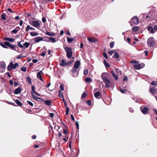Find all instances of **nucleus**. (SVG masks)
<instances>
[{"instance_id": "8", "label": "nucleus", "mask_w": 157, "mask_h": 157, "mask_svg": "<svg viewBox=\"0 0 157 157\" xmlns=\"http://www.w3.org/2000/svg\"><path fill=\"white\" fill-rule=\"evenodd\" d=\"M140 109L142 113L144 114H147L149 110L148 108L146 107H143L142 106L140 108Z\"/></svg>"}, {"instance_id": "6", "label": "nucleus", "mask_w": 157, "mask_h": 157, "mask_svg": "<svg viewBox=\"0 0 157 157\" xmlns=\"http://www.w3.org/2000/svg\"><path fill=\"white\" fill-rule=\"evenodd\" d=\"M145 64L144 63H141L138 64L134 65V67L136 70H139L144 67Z\"/></svg>"}, {"instance_id": "11", "label": "nucleus", "mask_w": 157, "mask_h": 157, "mask_svg": "<svg viewBox=\"0 0 157 157\" xmlns=\"http://www.w3.org/2000/svg\"><path fill=\"white\" fill-rule=\"evenodd\" d=\"M81 63L78 60L75 62V63L74 65V67L75 69H78Z\"/></svg>"}, {"instance_id": "37", "label": "nucleus", "mask_w": 157, "mask_h": 157, "mask_svg": "<svg viewBox=\"0 0 157 157\" xmlns=\"http://www.w3.org/2000/svg\"><path fill=\"white\" fill-rule=\"evenodd\" d=\"M23 45L25 46V48H26L28 47L29 45V44L28 42H25L23 44Z\"/></svg>"}, {"instance_id": "3", "label": "nucleus", "mask_w": 157, "mask_h": 157, "mask_svg": "<svg viewBox=\"0 0 157 157\" xmlns=\"http://www.w3.org/2000/svg\"><path fill=\"white\" fill-rule=\"evenodd\" d=\"M101 77L102 80L105 83V87L106 88H109V84L111 83L109 79L107 78L104 76L103 75V74L101 75Z\"/></svg>"}, {"instance_id": "17", "label": "nucleus", "mask_w": 157, "mask_h": 157, "mask_svg": "<svg viewBox=\"0 0 157 157\" xmlns=\"http://www.w3.org/2000/svg\"><path fill=\"white\" fill-rule=\"evenodd\" d=\"M31 88H32V91L31 92V93L32 92L33 94H34L38 96H39V94L38 93L36 92L35 91V87L34 86H32Z\"/></svg>"}, {"instance_id": "50", "label": "nucleus", "mask_w": 157, "mask_h": 157, "mask_svg": "<svg viewBox=\"0 0 157 157\" xmlns=\"http://www.w3.org/2000/svg\"><path fill=\"white\" fill-rule=\"evenodd\" d=\"M72 75L74 77H76L78 76V73H72Z\"/></svg>"}, {"instance_id": "7", "label": "nucleus", "mask_w": 157, "mask_h": 157, "mask_svg": "<svg viewBox=\"0 0 157 157\" xmlns=\"http://www.w3.org/2000/svg\"><path fill=\"white\" fill-rule=\"evenodd\" d=\"M45 41L48 42H49L50 41H51L52 42L54 43L56 42V39L52 37L47 36L46 37H45Z\"/></svg>"}, {"instance_id": "26", "label": "nucleus", "mask_w": 157, "mask_h": 157, "mask_svg": "<svg viewBox=\"0 0 157 157\" xmlns=\"http://www.w3.org/2000/svg\"><path fill=\"white\" fill-rule=\"evenodd\" d=\"M22 42V41H18L17 42V45L20 48H23L24 47L23 45L22 44H21V43Z\"/></svg>"}, {"instance_id": "34", "label": "nucleus", "mask_w": 157, "mask_h": 157, "mask_svg": "<svg viewBox=\"0 0 157 157\" xmlns=\"http://www.w3.org/2000/svg\"><path fill=\"white\" fill-rule=\"evenodd\" d=\"M113 57L116 59H118L119 58V55L117 52L115 53Z\"/></svg>"}, {"instance_id": "49", "label": "nucleus", "mask_w": 157, "mask_h": 157, "mask_svg": "<svg viewBox=\"0 0 157 157\" xmlns=\"http://www.w3.org/2000/svg\"><path fill=\"white\" fill-rule=\"evenodd\" d=\"M21 70L24 72H25L26 71V67H22L21 68Z\"/></svg>"}, {"instance_id": "1", "label": "nucleus", "mask_w": 157, "mask_h": 157, "mask_svg": "<svg viewBox=\"0 0 157 157\" xmlns=\"http://www.w3.org/2000/svg\"><path fill=\"white\" fill-rule=\"evenodd\" d=\"M64 50L66 52L67 57L70 59L72 55V48L70 47H66L64 48Z\"/></svg>"}, {"instance_id": "39", "label": "nucleus", "mask_w": 157, "mask_h": 157, "mask_svg": "<svg viewBox=\"0 0 157 157\" xmlns=\"http://www.w3.org/2000/svg\"><path fill=\"white\" fill-rule=\"evenodd\" d=\"M66 115H68V113L70 110V109L68 107H66Z\"/></svg>"}, {"instance_id": "13", "label": "nucleus", "mask_w": 157, "mask_h": 157, "mask_svg": "<svg viewBox=\"0 0 157 157\" xmlns=\"http://www.w3.org/2000/svg\"><path fill=\"white\" fill-rule=\"evenodd\" d=\"M4 39L5 40L10 42H13L14 41V39L13 38H12L10 37H4Z\"/></svg>"}, {"instance_id": "10", "label": "nucleus", "mask_w": 157, "mask_h": 157, "mask_svg": "<svg viewBox=\"0 0 157 157\" xmlns=\"http://www.w3.org/2000/svg\"><path fill=\"white\" fill-rule=\"evenodd\" d=\"M22 90V89L21 87L20 86H19L18 88L15 90L14 93L16 94H20L21 93Z\"/></svg>"}, {"instance_id": "47", "label": "nucleus", "mask_w": 157, "mask_h": 157, "mask_svg": "<svg viewBox=\"0 0 157 157\" xmlns=\"http://www.w3.org/2000/svg\"><path fill=\"white\" fill-rule=\"evenodd\" d=\"M114 43L113 42H111L110 44V48H112L114 46Z\"/></svg>"}, {"instance_id": "46", "label": "nucleus", "mask_w": 157, "mask_h": 157, "mask_svg": "<svg viewBox=\"0 0 157 157\" xmlns=\"http://www.w3.org/2000/svg\"><path fill=\"white\" fill-rule=\"evenodd\" d=\"M103 55L107 59H108V56H107V54L105 52H104L103 53Z\"/></svg>"}, {"instance_id": "19", "label": "nucleus", "mask_w": 157, "mask_h": 157, "mask_svg": "<svg viewBox=\"0 0 157 157\" xmlns=\"http://www.w3.org/2000/svg\"><path fill=\"white\" fill-rule=\"evenodd\" d=\"M44 103L47 105L50 106L52 104V101L51 100H46L44 101Z\"/></svg>"}, {"instance_id": "53", "label": "nucleus", "mask_w": 157, "mask_h": 157, "mask_svg": "<svg viewBox=\"0 0 157 157\" xmlns=\"http://www.w3.org/2000/svg\"><path fill=\"white\" fill-rule=\"evenodd\" d=\"M35 41L37 42H39V36H37L35 38Z\"/></svg>"}, {"instance_id": "28", "label": "nucleus", "mask_w": 157, "mask_h": 157, "mask_svg": "<svg viewBox=\"0 0 157 157\" xmlns=\"http://www.w3.org/2000/svg\"><path fill=\"white\" fill-rule=\"evenodd\" d=\"M32 96H33V98L35 100L37 101H39V98L37 97L36 96H35V94H33L32 92Z\"/></svg>"}, {"instance_id": "35", "label": "nucleus", "mask_w": 157, "mask_h": 157, "mask_svg": "<svg viewBox=\"0 0 157 157\" xmlns=\"http://www.w3.org/2000/svg\"><path fill=\"white\" fill-rule=\"evenodd\" d=\"M139 29V28L138 26H135L132 28V30L134 32H136Z\"/></svg>"}, {"instance_id": "42", "label": "nucleus", "mask_w": 157, "mask_h": 157, "mask_svg": "<svg viewBox=\"0 0 157 157\" xmlns=\"http://www.w3.org/2000/svg\"><path fill=\"white\" fill-rule=\"evenodd\" d=\"M4 43L6 45V46H7L10 47V44L7 41H6Z\"/></svg>"}, {"instance_id": "38", "label": "nucleus", "mask_w": 157, "mask_h": 157, "mask_svg": "<svg viewBox=\"0 0 157 157\" xmlns=\"http://www.w3.org/2000/svg\"><path fill=\"white\" fill-rule=\"evenodd\" d=\"M59 96L60 97H62L63 98V93L62 92H61L60 91V90H59V94H58Z\"/></svg>"}, {"instance_id": "59", "label": "nucleus", "mask_w": 157, "mask_h": 157, "mask_svg": "<svg viewBox=\"0 0 157 157\" xmlns=\"http://www.w3.org/2000/svg\"><path fill=\"white\" fill-rule=\"evenodd\" d=\"M60 88L62 91H63L64 90V86L62 84L60 85Z\"/></svg>"}, {"instance_id": "22", "label": "nucleus", "mask_w": 157, "mask_h": 157, "mask_svg": "<svg viewBox=\"0 0 157 157\" xmlns=\"http://www.w3.org/2000/svg\"><path fill=\"white\" fill-rule=\"evenodd\" d=\"M14 101L18 106H21L22 105V104L21 102L18 99H16Z\"/></svg>"}, {"instance_id": "5", "label": "nucleus", "mask_w": 157, "mask_h": 157, "mask_svg": "<svg viewBox=\"0 0 157 157\" xmlns=\"http://www.w3.org/2000/svg\"><path fill=\"white\" fill-rule=\"evenodd\" d=\"M40 81L42 82V83H41V86L40 88L41 90H45L46 88V85L45 82H44V80L41 75H40Z\"/></svg>"}, {"instance_id": "41", "label": "nucleus", "mask_w": 157, "mask_h": 157, "mask_svg": "<svg viewBox=\"0 0 157 157\" xmlns=\"http://www.w3.org/2000/svg\"><path fill=\"white\" fill-rule=\"evenodd\" d=\"M1 18L2 20H5L6 19V18L5 13H3L1 15Z\"/></svg>"}, {"instance_id": "18", "label": "nucleus", "mask_w": 157, "mask_h": 157, "mask_svg": "<svg viewBox=\"0 0 157 157\" xmlns=\"http://www.w3.org/2000/svg\"><path fill=\"white\" fill-rule=\"evenodd\" d=\"M10 47L12 50H15L17 52H18V50H16V48L17 47V46L15 45H13L12 44H10Z\"/></svg>"}, {"instance_id": "58", "label": "nucleus", "mask_w": 157, "mask_h": 157, "mask_svg": "<svg viewBox=\"0 0 157 157\" xmlns=\"http://www.w3.org/2000/svg\"><path fill=\"white\" fill-rule=\"evenodd\" d=\"M83 73H84V74L85 75H87L88 73V70H84Z\"/></svg>"}, {"instance_id": "21", "label": "nucleus", "mask_w": 157, "mask_h": 157, "mask_svg": "<svg viewBox=\"0 0 157 157\" xmlns=\"http://www.w3.org/2000/svg\"><path fill=\"white\" fill-rule=\"evenodd\" d=\"M111 73L113 75V78H114L115 79H116V80L118 79V77L117 75H115L114 72V71H111Z\"/></svg>"}, {"instance_id": "27", "label": "nucleus", "mask_w": 157, "mask_h": 157, "mask_svg": "<svg viewBox=\"0 0 157 157\" xmlns=\"http://www.w3.org/2000/svg\"><path fill=\"white\" fill-rule=\"evenodd\" d=\"M29 30H34V29L31 27L29 25H27V28L26 29V31H28Z\"/></svg>"}, {"instance_id": "9", "label": "nucleus", "mask_w": 157, "mask_h": 157, "mask_svg": "<svg viewBox=\"0 0 157 157\" xmlns=\"http://www.w3.org/2000/svg\"><path fill=\"white\" fill-rule=\"evenodd\" d=\"M6 64L4 62H1L0 63V71L1 72L4 71L6 68Z\"/></svg>"}, {"instance_id": "23", "label": "nucleus", "mask_w": 157, "mask_h": 157, "mask_svg": "<svg viewBox=\"0 0 157 157\" xmlns=\"http://www.w3.org/2000/svg\"><path fill=\"white\" fill-rule=\"evenodd\" d=\"M10 64L12 65V68L13 69H15L17 67L19 66L18 64L17 63H16L14 64H13L12 63H11Z\"/></svg>"}, {"instance_id": "61", "label": "nucleus", "mask_w": 157, "mask_h": 157, "mask_svg": "<svg viewBox=\"0 0 157 157\" xmlns=\"http://www.w3.org/2000/svg\"><path fill=\"white\" fill-rule=\"evenodd\" d=\"M46 19L44 17H43L42 18V21L43 23H45L46 22Z\"/></svg>"}, {"instance_id": "29", "label": "nucleus", "mask_w": 157, "mask_h": 157, "mask_svg": "<svg viewBox=\"0 0 157 157\" xmlns=\"http://www.w3.org/2000/svg\"><path fill=\"white\" fill-rule=\"evenodd\" d=\"M104 64L106 67H110L109 64L105 60H104L103 61Z\"/></svg>"}, {"instance_id": "62", "label": "nucleus", "mask_w": 157, "mask_h": 157, "mask_svg": "<svg viewBox=\"0 0 157 157\" xmlns=\"http://www.w3.org/2000/svg\"><path fill=\"white\" fill-rule=\"evenodd\" d=\"M54 116V114L53 113H49V116L51 118H52Z\"/></svg>"}, {"instance_id": "15", "label": "nucleus", "mask_w": 157, "mask_h": 157, "mask_svg": "<svg viewBox=\"0 0 157 157\" xmlns=\"http://www.w3.org/2000/svg\"><path fill=\"white\" fill-rule=\"evenodd\" d=\"M101 93L99 91H98L94 94V96L96 98H100L99 97L101 96Z\"/></svg>"}, {"instance_id": "63", "label": "nucleus", "mask_w": 157, "mask_h": 157, "mask_svg": "<svg viewBox=\"0 0 157 157\" xmlns=\"http://www.w3.org/2000/svg\"><path fill=\"white\" fill-rule=\"evenodd\" d=\"M75 125L76 126L78 130L79 129V124L78 122H76L75 123Z\"/></svg>"}, {"instance_id": "45", "label": "nucleus", "mask_w": 157, "mask_h": 157, "mask_svg": "<svg viewBox=\"0 0 157 157\" xmlns=\"http://www.w3.org/2000/svg\"><path fill=\"white\" fill-rule=\"evenodd\" d=\"M86 102L87 103V104L88 105L90 106L91 105V101L90 100L87 101H86Z\"/></svg>"}, {"instance_id": "44", "label": "nucleus", "mask_w": 157, "mask_h": 157, "mask_svg": "<svg viewBox=\"0 0 157 157\" xmlns=\"http://www.w3.org/2000/svg\"><path fill=\"white\" fill-rule=\"evenodd\" d=\"M87 94L84 92L82 95L81 98H85Z\"/></svg>"}, {"instance_id": "55", "label": "nucleus", "mask_w": 157, "mask_h": 157, "mask_svg": "<svg viewBox=\"0 0 157 157\" xmlns=\"http://www.w3.org/2000/svg\"><path fill=\"white\" fill-rule=\"evenodd\" d=\"M23 57V54H21L20 55L17 56V58L18 59H20Z\"/></svg>"}, {"instance_id": "56", "label": "nucleus", "mask_w": 157, "mask_h": 157, "mask_svg": "<svg viewBox=\"0 0 157 157\" xmlns=\"http://www.w3.org/2000/svg\"><path fill=\"white\" fill-rule=\"evenodd\" d=\"M117 71L118 72V75H121V72L119 69H117Z\"/></svg>"}, {"instance_id": "64", "label": "nucleus", "mask_w": 157, "mask_h": 157, "mask_svg": "<svg viewBox=\"0 0 157 157\" xmlns=\"http://www.w3.org/2000/svg\"><path fill=\"white\" fill-rule=\"evenodd\" d=\"M153 112L154 113H155L157 115V110L155 109H153Z\"/></svg>"}, {"instance_id": "30", "label": "nucleus", "mask_w": 157, "mask_h": 157, "mask_svg": "<svg viewBox=\"0 0 157 157\" xmlns=\"http://www.w3.org/2000/svg\"><path fill=\"white\" fill-rule=\"evenodd\" d=\"M67 41L68 43H71L72 41L74 40L75 39L74 38H70L69 37H67Z\"/></svg>"}, {"instance_id": "57", "label": "nucleus", "mask_w": 157, "mask_h": 157, "mask_svg": "<svg viewBox=\"0 0 157 157\" xmlns=\"http://www.w3.org/2000/svg\"><path fill=\"white\" fill-rule=\"evenodd\" d=\"M17 32H18V30H16L15 29H14L11 31V32L12 33H14V34L17 33Z\"/></svg>"}, {"instance_id": "54", "label": "nucleus", "mask_w": 157, "mask_h": 157, "mask_svg": "<svg viewBox=\"0 0 157 157\" xmlns=\"http://www.w3.org/2000/svg\"><path fill=\"white\" fill-rule=\"evenodd\" d=\"M12 68V65L10 66V65H9L7 67L8 70L9 71L11 70Z\"/></svg>"}, {"instance_id": "40", "label": "nucleus", "mask_w": 157, "mask_h": 157, "mask_svg": "<svg viewBox=\"0 0 157 157\" xmlns=\"http://www.w3.org/2000/svg\"><path fill=\"white\" fill-rule=\"evenodd\" d=\"M76 69H75V68H73L72 69V71H71L72 73H77V70H76Z\"/></svg>"}, {"instance_id": "43", "label": "nucleus", "mask_w": 157, "mask_h": 157, "mask_svg": "<svg viewBox=\"0 0 157 157\" xmlns=\"http://www.w3.org/2000/svg\"><path fill=\"white\" fill-rule=\"evenodd\" d=\"M0 45L3 48H8L6 46V45L5 44H3V43H0Z\"/></svg>"}, {"instance_id": "31", "label": "nucleus", "mask_w": 157, "mask_h": 157, "mask_svg": "<svg viewBox=\"0 0 157 157\" xmlns=\"http://www.w3.org/2000/svg\"><path fill=\"white\" fill-rule=\"evenodd\" d=\"M26 80L27 82L29 83L30 84H31L32 83L31 79V78L27 76L26 78Z\"/></svg>"}, {"instance_id": "52", "label": "nucleus", "mask_w": 157, "mask_h": 157, "mask_svg": "<svg viewBox=\"0 0 157 157\" xmlns=\"http://www.w3.org/2000/svg\"><path fill=\"white\" fill-rule=\"evenodd\" d=\"M27 102L31 106H33V103L32 102H31L30 101H27Z\"/></svg>"}, {"instance_id": "48", "label": "nucleus", "mask_w": 157, "mask_h": 157, "mask_svg": "<svg viewBox=\"0 0 157 157\" xmlns=\"http://www.w3.org/2000/svg\"><path fill=\"white\" fill-rule=\"evenodd\" d=\"M151 84L152 85L157 86V83L155 81H153L151 82Z\"/></svg>"}, {"instance_id": "16", "label": "nucleus", "mask_w": 157, "mask_h": 157, "mask_svg": "<svg viewBox=\"0 0 157 157\" xmlns=\"http://www.w3.org/2000/svg\"><path fill=\"white\" fill-rule=\"evenodd\" d=\"M147 29L148 30L150 31L151 33H154L155 32L154 30V28H153L151 26H148L147 27Z\"/></svg>"}, {"instance_id": "25", "label": "nucleus", "mask_w": 157, "mask_h": 157, "mask_svg": "<svg viewBox=\"0 0 157 157\" xmlns=\"http://www.w3.org/2000/svg\"><path fill=\"white\" fill-rule=\"evenodd\" d=\"M120 88L121 92L122 94H124L127 90L125 87L124 88H122L121 87H120Z\"/></svg>"}, {"instance_id": "36", "label": "nucleus", "mask_w": 157, "mask_h": 157, "mask_svg": "<svg viewBox=\"0 0 157 157\" xmlns=\"http://www.w3.org/2000/svg\"><path fill=\"white\" fill-rule=\"evenodd\" d=\"M30 33V35L33 36H35L38 35V34L34 32H31Z\"/></svg>"}, {"instance_id": "20", "label": "nucleus", "mask_w": 157, "mask_h": 157, "mask_svg": "<svg viewBox=\"0 0 157 157\" xmlns=\"http://www.w3.org/2000/svg\"><path fill=\"white\" fill-rule=\"evenodd\" d=\"M60 65L62 66H66V61L64 59H62L61 63H60Z\"/></svg>"}, {"instance_id": "12", "label": "nucleus", "mask_w": 157, "mask_h": 157, "mask_svg": "<svg viewBox=\"0 0 157 157\" xmlns=\"http://www.w3.org/2000/svg\"><path fill=\"white\" fill-rule=\"evenodd\" d=\"M156 89L155 87H152L150 89V92L153 94H154L156 93Z\"/></svg>"}, {"instance_id": "51", "label": "nucleus", "mask_w": 157, "mask_h": 157, "mask_svg": "<svg viewBox=\"0 0 157 157\" xmlns=\"http://www.w3.org/2000/svg\"><path fill=\"white\" fill-rule=\"evenodd\" d=\"M46 54V52L45 51H44L42 52L40 54V55H41L43 56H44Z\"/></svg>"}, {"instance_id": "24", "label": "nucleus", "mask_w": 157, "mask_h": 157, "mask_svg": "<svg viewBox=\"0 0 157 157\" xmlns=\"http://www.w3.org/2000/svg\"><path fill=\"white\" fill-rule=\"evenodd\" d=\"M33 23L34 26H37L39 25V23L37 21H33Z\"/></svg>"}, {"instance_id": "14", "label": "nucleus", "mask_w": 157, "mask_h": 157, "mask_svg": "<svg viewBox=\"0 0 157 157\" xmlns=\"http://www.w3.org/2000/svg\"><path fill=\"white\" fill-rule=\"evenodd\" d=\"M87 39L90 42L95 43L98 41V40L96 39L92 38L90 37H88Z\"/></svg>"}, {"instance_id": "32", "label": "nucleus", "mask_w": 157, "mask_h": 157, "mask_svg": "<svg viewBox=\"0 0 157 157\" xmlns=\"http://www.w3.org/2000/svg\"><path fill=\"white\" fill-rule=\"evenodd\" d=\"M45 33L46 35L50 36H53L55 35V33L53 32L50 33L47 31Z\"/></svg>"}, {"instance_id": "4", "label": "nucleus", "mask_w": 157, "mask_h": 157, "mask_svg": "<svg viewBox=\"0 0 157 157\" xmlns=\"http://www.w3.org/2000/svg\"><path fill=\"white\" fill-rule=\"evenodd\" d=\"M130 21L131 25L133 24L137 25L139 22V19L137 17L134 16L131 19Z\"/></svg>"}, {"instance_id": "2", "label": "nucleus", "mask_w": 157, "mask_h": 157, "mask_svg": "<svg viewBox=\"0 0 157 157\" xmlns=\"http://www.w3.org/2000/svg\"><path fill=\"white\" fill-rule=\"evenodd\" d=\"M147 43L149 47H153L155 44L154 38L152 37L149 38L147 40Z\"/></svg>"}, {"instance_id": "60", "label": "nucleus", "mask_w": 157, "mask_h": 157, "mask_svg": "<svg viewBox=\"0 0 157 157\" xmlns=\"http://www.w3.org/2000/svg\"><path fill=\"white\" fill-rule=\"evenodd\" d=\"M72 60H70V61L68 62L67 63H66V66L68 65L69 64H71L72 63Z\"/></svg>"}, {"instance_id": "33", "label": "nucleus", "mask_w": 157, "mask_h": 157, "mask_svg": "<svg viewBox=\"0 0 157 157\" xmlns=\"http://www.w3.org/2000/svg\"><path fill=\"white\" fill-rule=\"evenodd\" d=\"M85 81L86 82H90L92 81V80L90 78H85Z\"/></svg>"}]
</instances>
